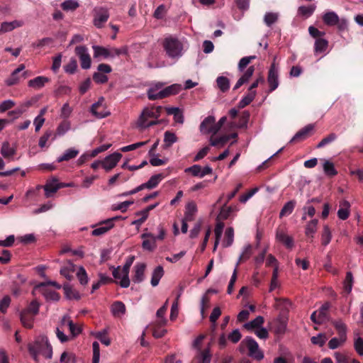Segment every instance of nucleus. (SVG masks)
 Masks as SVG:
<instances>
[{
    "label": "nucleus",
    "instance_id": "f257e3e1",
    "mask_svg": "<svg viewBox=\"0 0 363 363\" xmlns=\"http://www.w3.org/2000/svg\"><path fill=\"white\" fill-rule=\"evenodd\" d=\"M28 350L36 363H38L40 355L46 359H51L52 357V347L50 344L47 337L40 335L37 337L35 340L28 345Z\"/></svg>",
    "mask_w": 363,
    "mask_h": 363
},
{
    "label": "nucleus",
    "instance_id": "f03ea898",
    "mask_svg": "<svg viewBox=\"0 0 363 363\" xmlns=\"http://www.w3.org/2000/svg\"><path fill=\"white\" fill-rule=\"evenodd\" d=\"M162 110V106L145 107L139 116L136 125L140 129H145L150 126L160 123L159 118Z\"/></svg>",
    "mask_w": 363,
    "mask_h": 363
},
{
    "label": "nucleus",
    "instance_id": "7ed1b4c3",
    "mask_svg": "<svg viewBox=\"0 0 363 363\" xmlns=\"http://www.w3.org/2000/svg\"><path fill=\"white\" fill-rule=\"evenodd\" d=\"M162 46L170 58H179L182 55L183 44L178 38L168 36L163 40Z\"/></svg>",
    "mask_w": 363,
    "mask_h": 363
},
{
    "label": "nucleus",
    "instance_id": "20e7f679",
    "mask_svg": "<svg viewBox=\"0 0 363 363\" xmlns=\"http://www.w3.org/2000/svg\"><path fill=\"white\" fill-rule=\"evenodd\" d=\"M240 347H246L248 350V355L257 361L264 358V353L260 350L258 343L251 337H246L241 342Z\"/></svg>",
    "mask_w": 363,
    "mask_h": 363
},
{
    "label": "nucleus",
    "instance_id": "39448f33",
    "mask_svg": "<svg viewBox=\"0 0 363 363\" xmlns=\"http://www.w3.org/2000/svg\"><path fill=\"white\" fill-rule=\"evenodd\" d=\"M198 84L197 82H194L191 79H188L185 82L184 88L179 84H174L170 86H164V84L157 82L155 84V86L149 87L147 91H182L183 89H190L194 88Z\"/></svg>",
    "mask_w": 363,
    "mask_h": 363
},
{
    "label": "nucleus",
    "instance_id": "423d86ee",
    "mask_svg": "<svg viewBox=\"0 0 363 363\" xmlns=\"http://www.w3.org/2000/svg\"><path fill=\"white\" fill-rule=\"evenodd\" d=\"M200 132L202 134H216L219 130V125H216L214 116H209L206 117L201 123Z\"/></svg>",
    "mask_w": 363,
    "mask_h": 363
},
{
    "label": "nucleus",
    "instance_id": "0eeeda50",
    "mask_svg": "<svg viewBox=\"0 0 363 363\" xmlns=\"http://www.w3.org/2000/svg\"><path fill=\"white\" fill-rule=\"evenodd\" d=\"M75 53L79 57L82 69H86L91 67V57L88 53V49L84 45L77 46Z\"/></svg>",
    "mask_w": 363,
    "mask_h": 363
},
{
    "label": "nucleus",
    "instance_id": "6e6552de",
    "mask_svg": "<svg viewBox=\"0 0 363 363\" xmlns=\"http://www.w3.org/2000/svg\"><path fill=\"white\" fill-rule=\"evenodd\" d=\"M213 172V169L209 166H205L204 167H201L199 164H194L189 167H187L184 169V172L191 174L193 177L203 178L206 175L211 174Z\"/></svg>",
    "mask_w": 363,
    "mask_h": 363
},
{
    "label": "nucleus",
    "instance_id": "1a4fd4ad",
    "mask_svg": "<svg viewBox=\"0 0 363 363\" xmlns=\"http://www.w3.org/2000/svg\"><path fill=\"white\" fill-rule=\"evenodd\" d=\"M122 155L119 152H113L106 156L102 162V167L106 171L109 172L113 169L121 160Z\"/></svg>",
    "mask_w": 363,
    "mask_h": 363
},
{
    "label": "nucleus",
    "instance_id": "9d476101",
    "mask_svg": "<svg viewBox=\"0 0 363 363\" xmlns=\"http://www.w3.org/2000/svg\"><path fill=\"white\" fill-rule=\"evenodd\" d=\"M116 219H118V217H113L102 221L99 226L91 232V235L94 236H100L106 233L113 227V220Z\"/></svg>",
    "mask_w": 363,
    "mask_h": 363
},
{
    "label": "nucleus",
    "instance_id": "9b49d317",
    "mask_svg": "<svg viewBox=\"0 0 363 363\" xmlns=\"http://www.w3.org/2000/svg\"><path fill=\"white\" fill-rule=\"evenodd\" d=\"M91 111L93 115L99 118H104L110 114L106 108L103 98L99 99L97 102L92 105Z\"/></svg>",
    "mask_w": 363,
    "mask_h": 363
},
{
    "label": "nucleus",
    "instance_id": "f8f14e48",
    "mask_svg": "<svg viewBox=\"0 0 363 363\" xmlns=\"http://www.w3.org/2000/svg\"><path fill=\"white\" fill-rule=\"evenodd\" d=\"M141 238L143 239L142 247L143 250L151 252L156 248V236L151 233H143Z\"/></svg>",
    "mask_w": 363,
    "mask_h": 363
},
{
    "label": "nucleus",
    "instance_id": "ddd939ff",
    "mask_svg": "<svg viewBox=\"0 0 363 363\" xmlns=\"http://www.w3.org/2000/svg\"><path fill=\"white\" fill-rule=\"evenodd\" d=\"M268 83L270 87L269 91L275 90L279 86L278 81V68L274 63L271 65L270 69L268 73Z\"/></svg>",
    "mask_w": 363,
    "mask_h": 363
},
{
    "label": "nucleus",
    "instance_id": "4468645a",
    "mask_svg": "<svg viewBox=\"0 0 363 363\" xmlns=\"http://www.w3.org/2000/svg\"><path fill=\"white\" fill-rule=\"evenodd\" d=\"M0 152L6 160L12 161L14 160V156L16 154V148L11 145L9 142H4L1 145Z\"/></svg>",
    "mask_w": 363,
    "mask_h": 363
},
{
    "label": "nucleus",
    "instance_id": "2eb2a0df",
    "mask_svg": "<svg viewBox=\"0 0 363 363\" xmlns=\"http://www.w3.org/2000/svg\"><path fill=\"white\" fill-rule=\"evenodd\" d=\"M255 72V67L250 66L242 74L240 79L236 82L233 91L240 89L242 86L245 84H247L250 82V79L252 77V75Z\"/></svg>",
    "mask_w": 363,
    "mask_h": 363
},
{
    "label": "nucleus",
    "instance_id": "dca6fc26",
    "mask_svg": "<svg viewBox=\"0 0 363 363\" xmlns=\"http://www.w3.org/2000/svg\"><path fill=\"white\" fill-rule=\"evenodd\" d=\"M43 188L45 190V197H51L58 189H60V182H58V180L56 178L53 177L47 181Z\"/></svg>",
    "mask_w": 363,
    "mask_h": 363
},
{
    "label": "nucleus",
    "instance_id": "f3484780",
    "mask_svg": "<svg viewBox=\"0 0 363 363\" xmlns=\"http://www.w3.org/2000/svg\"><path fill=\"white\" fill-rule=\"evenodd\" d=\"M109 17L106 9L101 8L96 13L94 18V24L97 28L103 27V25L108 21Z\"/></svg>",
    "mask_w": 363,
    "mask_h": 363
},
{
    "label": "nucleus",
    "instance_id": "a211bd4d",
    "mask_svg": "<svg viewBox=\"0 0 363 363\" xmlns=\"http://www.w3.org/2000/svg\"><path fill=\"white\" fill-rule=\"evenodd\" d=\"M68 326L69 330L71 333V338H74L77 335L81 333L82 328L79 325L74 324L72 320L67 318L66 317H63L62 320V326Z\"/></svg>",
    "mask_w": 363,
    "mask_h": 363
},
{
    "label": "nucleus",
    "instance_id": "6ab92c4d",
    "mask_svg": "<svg viewBox=\"0 0 363 363\" xmlns=\"http://www.w3.org/2000/svg\"><path fill=\"white\" fill-rule=\"evenodd\" d=\"M211 355L208 348L203 350H199L194 358L192 363H210Z\"/></svg>",
    "mask_w": 363,
    "mask_h": 363
},
{
    "label": "nucleus",
    "instance_id": "aec40b11",
    "mask_svg": "<svg viewBox=\"0 0 363 363\" xmlns=\"http://www.w3.org/2000/svg\"><path fill=\"white\" fill-rule=\"evenodd\" d=\"M167 308H168V300H167L165 301L164 305L160 308H159L156 313L157 320L155 322V323H156V325L164 326L167 324V320L164 317V315L167 312Z\"/></svg>",
    "mask_w": 363,
    "mask_h": 363
},
{
    "label": "nucleus",
    "instance_id": "412c9836",
    "mask_svg": "<svg viewBox=\"0 0 363 363\" xmlns=\"http://www.w3.org/2000/svg\"><path fill=\"white\" fill-rule=\"evenodd\" d=\"M197 213V206L194 201H190L185 206V212L184 218L186 220L192 221L194 220Z\"/></svg>",
    "mask_w": 363,
    "mask_h": 363
},
{
    "label": "nucleus",
    "instance_id": "4be33fe9",
    "mask_svg": "<svg viewBox=\"0 0 363 363\" xmlns=\"http://www.w3.org/2000/svg\"><path fill=\"white\" fill-rule=\"evenodd\" d=\"M313 128L314 126L311 124L305 126L295 134L290 142L292 143L294 141H301L305 140L308 137L310 133L313 130Z\"/></svg>",
    "mask_w": 363,
    "mask_h": 363
},
{
    "label": "nucleus",
    "instance_id": "5701e85b",
    "mask_svg": "<svg viewBox=\"0 0 363 363\" xmlns=\"http://www.w3.org/2000/svg\"><path fill=\"white\" fill-rule=\"evenodd\" d=\"M111 311L114 317L121 318L125 313V306L122 301H115L111 306Z\"/></svg>",
    "mask_w": 363,
    "mask_h": 363
},
{
    "label": "nucleus",
    "instance_id": "b1692460",
    "mask_svg": "<svg viewBox=\"0 0 363 363\" xmlns=\"http://www.w3.org/2000/svg\"><path fill=\"white\" fill-rule=\"evenodd\" d=\"M276 238L288 248H292L294 246L293 238L286 234L282 230L279 229L277 230Z\"/></svg>",
    "mask_w": 363,
    "mask_h": 363
},
{
    "label": "nucleus",
    "instance_id": "393cba45",
    "mask_svg": "<svg viewBox=\"0 0 363 363\" xmlns=\"http://www.w3.org/2000/svg\"><path fill=\"white\" fill-rule=\"evenodd\" d=\"M350 203L346 200L340 202V208L337 211V216L341 220H346L350 216Z\"/></svg>",
    "mask_w": 363,
    "mask_h": 363
},
{
    "label": "nucleus",
    "instance_id": "a878e982",
    "mask_svg": "<svg viewBox=\"0 0 363 363\" xmlns=\"http://www.w3.org/2000/svg\"><path fill=\"white\" fill-rule=\"evenodd\" d=\"M145 264L143 263H137L134 267V275L133 281L135 283H140L144 279V273Z\"/></svg>",
    "mask_w": 363,
    "mask_h": 363
},
{
    "label": "nucleus",
    "instance_id": "bb28decb",
    "mask_svg": "<svg viewBox=\"0 0 363 363\" xmlns=\"http://www.w3.org/2000/svg\"><path fill=\"white\" fill-rule=\"evenodd\" d=\"M94 50V57L98 58L103 57L104 58L113 57V54L109 49L99 45L92 46Z\"/></svg>",
    "mask_w": 363,
    "mask_h": 363
},
{
    "label": "nucleus",
    "instance_id": "cd10ccee",
    "mask_svg": "<svg viewBox=\"0 0 363 363\" xmlns=\"http://www.w3.org/2000/svg\"><path fill=\"white\" fill-rule=\"evenodd\" d=\"M49 82V78L43 76H39L33 79L29 80L28 86L35 89H42L44 86V85Z\"/></svg>",
    "mask_w": 363,
    "mask_h": 363
},
{
    "label": "nucleus",
    "instance_id": "c85d7f7f",
    "mask_svg": "<svg viewBox=\"0 0 363 363\" xmlns=\"http://www.w3.org/2000/svg\"><path fill=\"white\" fill-rule=\"evenodd\" d=\"M324 23L329 26H335L339 23V16L334 11H328L323 16Z\"/></svg>",
    "mask_w": 363,
    "mask_h": 363
},
{
    "label": "nucleus",
    "instance_id": "c756f323",
    "mask_svg": "<svg viewBox=\"0 0 363 363\" xmlns=\"http://www.w3.org/2000/svg\"><path fill=\"white\" fill-rule=\"evenodd\" d=\"M322 161L323 172L327 176L333 177L337 174V171L332 162L325 159L322 160Z\"/></svg>",
    "mask_w": 363,
    "mask_h": 363
},
{
    "label": "nucleus",
    "instance_id": "7c9ffc66",
    "mask_svg": "<svg viewBox=\"0 0 363 363\" xmlns=\"http://www.w3.org/2000/svg\"><path fill=\"white\" fill-rule=\"evenodd\" d=\"M264 322V318L261 315L256 317L254 320L246 323L244 325L245 329L252 330L253 329L257 330L261 328Z\"/></svg>",
    "mask_w": 363,
    "mask_h": 363
},
{
    "label": "nucleus",
    "instance_id": "2f4dec72",
    "mask_svg": "<svg viewBox=\"0 0 363 363\" xmlns=\"http://www.w3.org/2000/svg\"><path fill=\"white\" fill-rule=\"evenodd\" d=\"M167 114L173 115L175 122L182 124L184 123V116L182 112L177 107L166 108Z\"/></svg>",
    "mask_w": 363,
    "mask_h": 363
},
{
    "label": "nucleus",
    "instance_id": "473e14b6",
    "mask_svg": "<svg viewBox=\"0 0 363 363\" xmlns=\"http://www.w3.org/2000/svg\"><path fill=\"white\" fill-rule=\"evenodd\" d=\"M164 178L162 174L152 175L150 179L145 182L146 189H152L155 188L161 181Z\"/></svg>",
    "mask_w": 363,
    "mask_h": 363
},
{
    "label": "nucleus",
    "instance_id": "72a5a7b5",
    "mask_svg": "<svg viewBox=\"0 0 363 363\" xmlns=\"http://www.w3.org/2000/svg\"><path fill=\"white\" fill-rule=\"evenodd\" d=\"M79 154V150L74 148H69L61 156H60L57 161L58 162H61L62 161H68L71 159H73L77 156Z\"/></svg>",
    "mask_w": 363,
    "mask_h": 363
},
{
    "label": "nucleus",
    "instance_id": "f704fd0d",
    "mask_svg": "<svg viewBox=\"0 0 363 363\" xmlns=\"http://www.w3.org/2000/svg\"><path fill=\"white\" fill-rule=\"evenodd\" d=\"M328 47V41L324 38H318L315 41L314 52L315 54L325 52Z\"/></svg>",
    "mask_w": 363,
    "mask_h": 363
},
{
    "label": "nucleus",
    "instance_id": "c9c22d12",
    "mask_svg": "<svg viewBox=\"0 0 363 363\" xmlns=\"http://www.w3.org/2000/svg\"><path fill=\"white\" fill-rule=\"evenodd\" d=\"M163 274L164 270L161 266H158L154 269L151 279V284L152 286H156L158 285L160 280L162 277Z\"/></svg>",
    "mask_w": 363,
    "mask_h": 363
},
{
    "label": "nucleus",
    "instance_id": "e433bc0d",
    "mask_svg": "<svg viewBox=\"0 0 363 363\" xmlns=\"http://www.w3.org/2000/svg\"><path fill=\"white\" fill-rule=\"evenodd\" d=\"M333 324L337 330L339 336H342V340H347L346 325L341 320H335L333 322Z\"/></svg>",
    "mask_w": 363,
    "mask_h": 363
},
{
    "label": "nucleus",
    "instance_id": "4c0bfd02",
    "mask_svg": "<svg viewBox=\"0 0 363 363\" xmlns=\"http://www.w3.org/2000/svg\"><path fill=\"white\" fill-rule=\"evenodd\" d=\"M35 316L33 314L22 311L21 313V321L23 325L28 328H32Z\"/></svg>",
    "mask_w": 363,
    "mask_h": 363
},
{
    "label": "nucleus",
    "instance_id": "58836bf2",
    "mask_svg": "<svg viewBox=\"0 0 363 363\" xmlns=\"http://www.w3.org/2000/svg\"><path fill=\"white\" fill-rule=\"evenodd\" d=\"M63 289L66 297L69 299L78 300L81 298L80 294L69 284H65L63 286Z\"/></svg>",
    "mask_w": 363,
    "mask_h": 363
},
{
    "label": "nucleus",
    "instance_id": "ea45409f",
    "mask_svg": "<svg viewBox=\"0 0 363 363\" xmlns=\"http://www.w3.org/2000/svg\"><path fill=\"white\" fill-rule=\"evenodd\" d=\"M234 240V230L233 228L230 227L225 230V238L223 242L222 243L224 247H230Z\"/></svg>",
    "mask_w": 363,
    "mask_h": 363
},
{
    "label": "nucleus",
    "instance_id": "a19ab883",
    "mask_svg": "<svg viewBox=\"0 0 363 363\" xmlns=\"http://www.w3.org/2000/svg\"><path fill=\"white\" fill-rule=\"evenodd\" d=\"M295 206V201H289L286 203L280 211L279 217L282 218L284 216L290 215L293 212Z\"/></svg>",
    "mask_w": 363,
    "mask_h": 363
},
{
    "label": "nucleus",
    "instance_id": "79ce46f5",
    "mask_svg": "<svg viewBox=\"0 0 363 363\" xmlns=\"http://www.w3.org/2000/svg\"><path fill=\"white\" fill-rule=\"evenodd\" d=\"M274 333L277 335H282L285 333L286 329V323L282 318H277L274 322Z\"/></svg>",
    "mask_w": 363,
    "mask_h": 363
},
{
    "label": "nucleus",
    "instance_id": "37998d69",
    "mask_svg": "<svg viewBox=\"0 0 363 363\" xmlns=\"http://www.w3.org/2000/svg\"><path fill=\"white\" fill-rule=\"evenodd\" d=\"M216 84L220 91H228L230 89V80L226 77H218L216 79Z\"/></svg>",
    "mask_w": 363,
    "mask_h": 363
},
{
    "label": "nucleus",
    "instance_id": "c03bdc74",
    "mask_svg": "<svg viewBox=\"0 0 363 363\" xmlns=\"http://www.w3.org/2000/svg\"><path fill=\"white\" fill-rule=\"evenodd\" d=\"M332 239V233L330 228L328 225L323 227V233L321 235V243L324 246H327Z\"/></svg>",
    "mask_w": 363,
    "mask_h": 363
},
{
    "label": "nucleus",
    "instance_id": "a18cd8bd",
    "mask_svg": "<svg viewBox=\"0 0 363 363\" xmlns=\"http://www.w3.org/2000/svg\"><path fill=\"white\" fill-rule=\"evenodd\" d=\"M327 340L328 337L325 333H319L316 336H313L311 338V342L313 345H318L319 347H323Z\"/></svg>",
    "mask_w": 363,
    "mask_h": 363
},
{
    "label": "nucleus",
    "instance_id": "49530a36",
    "mask_svg": "<svg viewBox=\"0 0 363 363\" xmlns=\"http://www.w3.org/2000/svg\"><path fill=\"white\" fill-rule=\"evenodd\" d=\"M79 6L76 0H66L61 4V8L65 11H74Z\"/></svg>",
    "mask_w": 363,
    "mask_h": 363
},
{
    "label": "nucleus",
    "instance_id": "de8ad7c7",
    "mask_svg": "<svg viewBox=\"0 0 363 363\" xmlns=\"http://www.w3.org/2000/svg\"><path fill=\"white\" fill-rule=\"evenodd\" d=\"M177 141V135L170 131H166L164 135V143L167 147H169Z\"/></svg>",
    "mask_w": 363,
    "mask_h": 363
},
{
    "label": "nucleus",
    "instance_id": "09e8293b",
    "mask_svg": "<svg viewBox=\"0 0 363 363\" xmlns=\"http://www.w3.org/2000/svg\"><path fill=\"white\" fill-rule=\"evenodd\" d=\"M71 127L70 122L68 121H63L60 125L57 126L56 130V135L59 136H62L65 135Z\"/></svg>",
    "mask_w": 363,
    "mask_h": 363
},
{
    "label": "nucleus",
    "instance_id": "8fccbe9b",
    "mask_svg": "<svg viewBox=\"0 0 363 363\" xmlns=\"http://www.w3.org/2000/svg\"><path fill=\"white\" fill-rule=\"evenodd\" d=\"M77 277L82 285L87 284L89 277L85 269L83 267H79L77 272Z\"/></svg>",
    "mask_w": 363,
    "mask_h": 363
},
{
    "label": "nucleus",
    "instance_id": "3c124183",
    "mask_svg": "<svg viewBox=\"0 0 363 363\" xmlns=\"http://www.w3.org/2000/svg\"><path fill=\"white\" fill-rule=\"evenodd\" d=\"M318 220L313 219L311 220L306 227V235L307 236L313 237L314 233L317 230Z\"/></svg>",
    "mask_w": 363,
    "mask_h": 363
},
{
    "label": "nucleus",
    "instance_id": "603ef678",
    "mask_svg": "<svg viewBox=\"0 0 363 363\" xmlns=\"http://www.w3.org/2000/svg\"><path fill=\"white\" fill-rule=\"evenodd\" d=\"M278 20V14L276 13L269 12L264 15V22L268 26L271 27Z\"/></svg>",
    "mask_w": 363,
    "mask_h": 363
},
{
    "label": "nucleus",
    "instance_id": "864d4df0",
    "mask_svg": "<svg viewBox=\"0 0 363 363\" xmlns=\"http://www.w3.org/2000/svg\"><path fill=\"white\" fill-rule=\"evenodd\" d=\"M210 304V298L207 294H204L201 300L200 303V312L201 317L203 318H205V310L207 309L209 307Z\"/></svg>",
    "mask_w": 363,
    "mask_h": 363
},
{
    "label": "nucleus",
    "instance_id": "5fc2aeb1",
    "mask_svg": "<svg viewBox=\"0 0 363 363\" xmlns=\"http://www.w3.org/2000/svg\"><path fill=\"white\" fill-rule=\"evenodd\" d=\"M352 284H353V277L352 274L350 272H347L345 279L344 281V289L345 291L350 294L352 289Z\"/></svg>",
    "mask_w": 363,
    "mask_h": 363
},
{
    "label": "nucleus",
    "instance_id": "6e6d98bb",
    "mask_svg": "<svg viewBox=\"0 0 363 363\" xmlns=\"http://www.w3.org/2000/svg\"><path fill=\"white\" fill-rule=\"evenodd\" d=\"M113 276L116 279H119V284L122 288H128V286H123V281L125 279V276H123V270L120 267L116 268H113Z\"/></svg>",
    "mask_w": 363,
    "mask_h": 363
},
{
    "label": "nucleus",
    "instance_id": "4d7b16f0",
    "mask_svg": "<svg viewBox=\"0 0 363 363\" xmlns=\"http://www.w3.org/2000/svg\"><path fill=\"white\" fill-rule=\"evenodd\" d=\"M106 334H107V330L106 329H104L101 331L97 332L95 334V337L96 338H98L102 344L105 345L106 346H108L111 343V340L106 336Z\"/></svg>",
    "mask_w": 363,
    "mask_h": 363
},
{
    "label": "nucleus",
    "instance_id": "13d9d810",
    "mask_svg": "<svg viewBox=\"0 0 363 363\" xmlns=\"http://www.w3.org/2000/svg\"><path fill=\"white\" fill-rule=\"evenodd\" d=\"M164 326L156 325V323L152 325V335L156 338H160L167 333V330L162 328Z\"/></svg>",
    "mask_w": 363,
    "mask_h": 363
},
{
    "label": "nucleus",
    "instance_id": "bf43d9fd",
    "mask_svg": "<svg viewBox=\"0 0 363 363\" xmlns=\"http://www.w3.org/2000/svg\"><path fill=\"white\" fill-rule=\"evenodd\" d=\"M135 216H139L138 219H136L132 222V225L136 226H140L147 218L148 215L147 214V211H140L135 213Z\"/></svg>",
    "mask_w": 363,
    "mask_h": 363
},
{
    "label": "nucleus",
    "instance_id": "052dcab7",
    "mask_svg": "<svg viewBox=\"0 0 363 363\" xmlns=\"http://www.w3.org/2000/svg\"><path fill=\"white\" fill-rule=\"evenodd\" d=\"M255 92H249L247 95H245L241 101L239 102L238 107L240 108H242L247 106L252 100L255 99Z\"/></svg>",
    "mask_w": 363,
    "mask_h": 363
},
{
    "label": "nucleus",
    "instance_id": "680f3d73",
    "mask_svg": "<svg viewBox=\"0 0 363 363\" xmlns=\"http://www.w3.org/2000/svg\"><path fill=\"white\" fill-rule=\"evenodd\" d=\"M230 139L229 135H223L218 138L211 139L210 143L212 146H223Z\"/></svg>",
    "mask_w": 363,
    "mask_h": 363
},
{
    "label": "nucleus",
    "instance_id": "e2e57ef3",
    "mask_svg": "<svg viewBox=\"0 0 363 363\" xmlns=\"http://www.w3.org/2000/svg\"><path fill=\"white\" fill-rule=\"evenodd\" d=\"M315 6L311 5L309 6H302L298 9V12L300 15L308 17L311 16L315 10Z\"/></svg>",
    "mask_w": 363,
    "mask_h": 363
},
{
    "label": "nucleus",
    "instance_id": "0e129e2a",
    "mask_svg": "<svg viewBox=\"0 0 363 363\" xmlns=\"http://www.w3.org/2000/svg\"><path fill=\"white\" fill-rule=\"evenodd\" d=\"M54 40L52 38H43L40 40H38L33 43V46L34 48H43L45 46H48L53 43Z\"/></svg>",
    "mask_w": 363,
    "mask_h": 363
},
{
    "label": "nucleus",
    "instance_id": "69168bd1",
    "mask_svg": "<svg viewBox=\"0 0 363 363\" xmlns=\"http://www.w3.org/2000/svg\"><path fill=\"white\" fill-rule=\"evenodd\" d=\"M43 294L47 300L58 301L60 299V295L58 293L53 290L45 289Z\"/></svg>",
    "mask_w": 363,
    "mask_h": 363
},
{
    "label": "nucleus",
    "instance_id": "338daca9",
    "mask_svg": "<svg viewBox=\"0 0 363 363\" xmlns=\"http://www.w3.org/2000/svg\"><path fill=\"white\" fill-rule=\"evenodd\" d=\"M61 363H74L75 356L72 353L64 352L60 357Z\"/></svg>",
    "mask_w": 363,
    "mask_h": 363
},
{
    "label": "nucleus",
    "instance_id": "774afa93",
    "mask_svg": "<svg viewBox=\"0 0 363 363\" xmlns=\"http://www.w3.org/2000/svg\"><path fill=\"white\" fill-rule=\"evenodd\" d=\"M354 347L359 355L363 356V339L360 337L354 338Z\"/></svg>",
    "mask_w": 363,
    "mask_h": 363
}]
</instances>
